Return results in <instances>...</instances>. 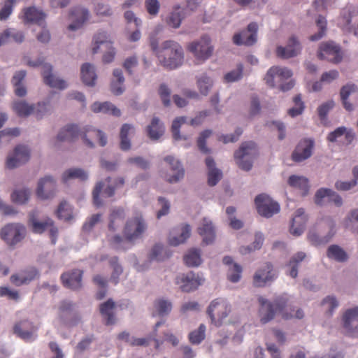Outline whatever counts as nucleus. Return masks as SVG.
I'll list each match as a JSON object with an SVG mask.
<instances>
[{
	"label": "nucleus",
	"instance_id": "obj_48",
	"mask_svg": "<svg viewBox=\"0 0 358 358\" xmlns=\"http://www.w3.org/2000/svg\"><path fill=\"white\" fill-rule=\"evenodd\" d=\"M184 262L188 266H198L202 262L200 251L196 249L189 250L184 256Z\"/></svg>",
	"mask_w": 358,
	"mask_h": 358
},
{
	"label": "nucleus",
	"instance_id": "obj_3",
	"mask_svg": "<svg viewBox=\"0 0 358 358\" xmlns=\"http://www.w3.org/2000/svg\"><path fill=\"white\" fill-rule=\"evenodd\" d=\"M79 137L89 148L94 146L93 141L96 140L101 146H105L107 143L106 134L101 130L92 127H85L80 129L76 124H69L64 127L57 135V140L61 142H72Z\"/></svg>",
	"mask_w": 358,
	"mask_h": 358
},
{
	"label": "nucleus",
	"instance_id": "obj_25",
	"mask_svg": "<svg viewBox=\"0 0 358 358\" xmlns=\"http://www.w3.org/2000/svg\"><path fill=\"white\" fill-rule=\"evenodd\" d=\"M83 271L73 269L70 272H66L61 275V280L63 285L71 289H80L82 286Z\"/></svg>",
	"mask_w": 358,
	"mask_h": 358
},
{
	"label": "nucleus",
	"instance_id": "obj_55",
	"mask_svg": "<svg viewBox=\"0 0 358 358\" xmlns=\"http://www.w3.org/2000/svg\"><path fill=\"white\" fill-rule=\"evenodd\" d=\"M243 73V65L238 64L236 69L225 73V81L228 83L236 82L241 80Z\"/></svg>",
	"mask_w": 358,
	"mask_h": 358
},
{
	"label": "nucleus",
	"instance_id": "obj_13",
	"mask_svg": "<svg viewBox=\"0 0 358 358\" xmlns=\"http://www.w3.org/2000/svg\"><path fill=\"white\" fill-rule=\"evenodd\" d=\"M255 203L258 213L262 216L271 217L280 211L279 204L265 194L257 196Z\"/></svg>",
	"mask_w": 358,
	"mask_h": 358
},
{
	"label": "nucleus",
	"instance_id": "obj_52",
	"mask_svg": "<svg viewBox=\"0 0 358 358\" xmlns=\"http://www.w3.org/2000/svg\"><path fill=\"white\" fill-rule=\"evenodd\" d=\"M72 213V208L66 201H64L59 203L57 210V216L59 219L69 221L73 217Z\"/></svg>",
	"mask_w": 358,
	"mask_h": 358
},
{
	"label": "nucleus",
	"instance_id": "obj_34",
	"mask_svg": "<svg viewBox=\"0 0 358 358\" xmlns=\"http://www.w3.org/2000/svg\"><path fill=\"white\" fill-rule=\"evenodd\" d=\"M164 161L169 163L171 169L173 172V175L167 178L171 182H176L184 176V169L181 164L172 156H167L164 158Z\"/></svg>",
	"mask_w": 358,
	"mask_h": 358
},
{
	"label": "nucleus",
	"instance_id": "obj_59",
	"mask_svg": "<svg viewBox=\"0 0 358 358\" xmlns=\"http://www.w3.org/2000/svg\"><path fill=\"white\" fill-rule=\"evenodd\" d=\"M16 0H6L4 5L0 10V20H6L8 18L13 12V8L15 4Z\"/></svg>",
	"mask_w": 358,
	"mask_h": 358
},
{
	"label": "nucleus",
	"instance_id": "obj_5",
	"mask_svg": "<svg viewBox=\"0 0 358 358\" xmlns=\"http://www.w3.org/2000/svg\"><path fill=\"white\" fill-rule=\"evenodd\" d=\"M27 224L34 234H41L48 229L52 243L53 244L55 243L58 234V229L55 225V222L51 218L46 217L43 220H39L38 219L37 211L34 210L29 214Z\"/></svg>",
	"mask_w": 358,
	"mask_h": 358
},
{
	"label": "nucleus",
	"instance_id": "obj_1",
	"mask_svg": "<svg viewBox=\"0 0 358 358\" xmlns=\"http://www.w3.org/2000/svg\"><path fill=\"white\" fill-rule=\"evenodd\" d=\"M162 27L158 26L155 33L149 36L150 48L159 63L165 68L174 69L181 66L184 61V51L179 43L173 40H166L159 45L157 34Z\"/></svg>",
	"mask_w": 358,
	"mask_h": 358
},
{
	"label": "nucleus",
	"instance_id": "obj_44",
	"mask_svg": "<svg viewBox=\"0 0 358 358\" xmlns=\"http://www.w3.org/2000/svg\"><path fill=\"white\" fill-rule=\"evenodd\" d=\"M134 131V127L129 124H124L122 126L120 137V148L122 150H129L131 148V142L128 138L130 132Z\"/></svg>",
	"mask_w": 358,
	"mask_h": 358
},
{
	"label": "nucleus",
	"instance_id": "obj_62",
	"mask_svg": "<svg viewBox=\"0 0 358 358\" xmlns=\"http://www.w3.org/2000/svg\"><path fill=\"white\" fill-rule=\"evenodd\" d=\"M159 96L163 102V104L165 106H169L171 103V100H170L171 90L165 84H162L159 86Z\"/></svg>",
	"mask_w": 358,
	"mask_h": 358
},
{
	"label": "nucleus",
	"instance_id": "obj_17",
	"mask_svg": "<svg viewBox=\"0 0 358 358\" xmlns=\"http://www.w3.org/2000/svg\"><path fill=\"white\" fill-rule=\"evenodd\" d=\"M315 142L311 138L301 140L292 154V159L295 162H301L311 157Z\"/></svg>",
	"mask_w": 358,
	"mask_h": 358
},
{
	"label": "nucleus",
	"instance_id": "obj_53",
	"mask_svg": "<svg viewBox=\"0 0 358 358\" xmlns=\"http://www.w3.org/2000/svg\"><path fill=\"white\" fill-rule=\"evenodd\" d=\"M154 307L157 314L163 316L171 312L172 304L167 300L157 299L155 301Z\"/></svg>",
	"mask_w": 358,
	"mask_h": 358
},
{
	"label": "nucleus",
	"instance_id": "obj_42",
	"mask_svg": "<svg viewBox=\"0 0 358 358\" xmlns=\"http://www.w3.org/2000/svg\"><path fill=\"white\" fill-rule=\"evenodd\" d=\"M87 178V173L83 169L79 168L69 169L62 174V180L64 182H66L71 179H79L81 181H85Z\"/></svg>",
	"mask_w": 358,
	"mask_h": 358
},
{
	"label": "nucleus",
	"instance_id": "obj_64",
	"mask_svg": "<svg viewBox=\"0 0 358 358\" xmlns=\"http://www.w3.org/2000/svg\"><path fill=\"white\" fill-rule=\"evenodd\" d=\"M145 7L150 15L156 16L159 13L160 4L157 0H145Z\"/></svg>",
	"mask_w": 358,
	"mask_h": 358
},
{
	"label": "nucleus",
	"instance_id": "obj_29",
	"mask_svg": "<svg viewBox=\"0 0 358 358\" xmlns=\"http://www.w3.org/2000/svg\"><path fill=\"white\" fill-rule=\"evenodd\" d=\"M306 222L307 216L303 208L297 209L292 220L290 233L294 236H300L305 229Z\"/></svg>",
	"mask_w": 358,
	"mask_h": 358
},
{
	"label": "nucleus",
	"instance_id": "obj_58",
	"mask_svg": "<svg viewBox=\"0 0 358 358\" xmlns=\"http://www.w3.org/2000/svg\"><path fill=\"white\" fill-rule=\"evenodd\" d=\"M186 121V118L185 117H176L172 123L171 126V131L173 134V137L176 141H179L182 138L181 135L180 134V128L182 124H183Z\"/></svg>",
	"mask_w": 358,
	"mask_h": 358
},
{
	"label": "nucleus",
	"instance_id": "obj_49",
	"mask_svg": "<svg viewBox=\"0 0 358 358\" xmlns=\"http://www.w3.org/2000/svg\"><path fill=\"white\" fill-rule=\"evenodd\" d=\"M327 256L338 262H345L348 259L346 252L336 245H331L327 250Z\"/></svg>",
	"mask_w": 358,
	"mask_h": 358
},
{
	"label": "nucleus",
	"instance_id": "obj_54",
	"mask_svg": "<svg viewBox=\"0 0 358 358\" xmlns=\"http://www.w3.org/2000/svg\"><path fill=\"white\" fill-rule=\"evenodd\" d=\"M30 191L29 189L15 190L11 194V200L15 203L24 204L28 201Z\"/></svg>",
	"mask_w": 358,
	"mask_h": 358
},
{
	"label": "nucleus",
	"instance_id": "obj_60",
	"mask_svg": "<svg viewBox=\"0 0 358 358\" xmlns=\"http://www.w3.org/2000/svg\"><path fill=\"white\" fill-rule=\"evenodd\" d=\"M118 259L117 257H114L111 258L110 260V264L111 266L113 268V272L112 273L110 280L111 281L116 285L118 282L119 275L122 273V267L118 264Z\"/></svg>",
	"mask_w": 358,
	"mask_h": 358
},
{
	"label": "nucleus",
	"instance_id": "obj_57",
	"mask_svg": "<svg viewBox=\"0 0 358 358\" xmlns=\"http://www.w3.org/2000/svg\"><path fill=\"white\" fill-rule=\"evenodd\" d=\"M212 131L210 130H205L202 131L198 139H197V146L199 150L204 153L208 154L210 152V150L206 147V139L210 136Z\"/></svg>",
	"mask_w": 358,
	"mask_h": 358
},
{
	"label": "nucleus",
	"instance_id": "obj_36",
	"mask_svg": "<svg viewBox=\"0 0 358 358\" xmlns=\"http://www.w3.org/2000/svg\"><path fill=\"white\" fill-rule=\"evenodd\" d=\"M91 109L94 113L101 112L106 114H111L117 117L120 116L121 114L120 110L117 108L108 101L103 103L95 102L92 105Z\"/></svg>",
	"mask_w": 358,
	"mask_h": 358
},
{
	"label": "nucleus",
	"instance_id": "obj_21",
	"mask_svg": "<svg viewBox=\"0 0 358 358\" xmlns=\"http://www.w3.org/2000/svg\"><path fill=\"white\" fill-rule=\"evenodd\" d=\"M30 150L25 145H17L14 150L13 155L8 156L6 160V167L12 169L26 163L29 159Z\"/></svg>",
	"mask_w": 358,
	"mask_h": 358
},
{
	"label": "nucleus",
	"instance_id": "obj_63",
	"mask_svg": "<svg viewBox=\"0 0 358 358\" xmlns=\"http://www.w3.org/2000/svg\"><path fill=\"white\" fill-rule=\"evenodd\" d=\"M94 10L96 15L101 17H110L113 14L110 6L103 3H98Z\"/></svg>",
	"mask_w": 358,
	"mask_h": 358
},
{
	"label": "nucleus",
	"instance_id": "obj_30",
	"mask_svg": "<svg viewBox=\"0 0 358 358\" xmlns=\"http://www.w3.org/2000/svg\"><path fill=\"white\" fill-rule=\"evenodd\" d=\"M126 216L125 210L122 207H116L111 210L108 217V229L115 231L122 225Z\"/></svg>",
	"mask_w": 358,
	"mask_h": 358
},
{
	"label": "nucleus",
	"instance_id": "obj_27",
	"mask_svg": "<svg viewBox=\"0 0 358 358\" xmlns=\"http://www.w3.org/2000/svg\"><path fill=\"white\" fill-rule=\"evenodd\" d=\"M327 202H332L336 206H341L343 203V199L340 195L333 190L327 188H321L315 194V201L317 205L323 204V199Z\"/></svg>",
	"mask_w": 358,
	"mask_h": 358
},
{
	"label": "nucleus",
	"instance_id": "obj_61",
	"mask_svg": "<svg viewBox=\"0 0 358 358\" xmlns=\"http://www.w3.org/2000/svg\"><path fill=\"white\" fill-rule=\"evenodd\" d=\"M182 20V17L180 12H172L166 19V23L172 28H178Z\"/></svg>",
	"mask_w": 358,
	"mask_h": 358
},
{
	"label": "nucleus",
	"instance_id": "obj_19",
	"mask_svg": "<svg viewBox=\"0 0 358 358\" xmlns=\"http://www.w3.org/2000/svg\"><path fill=\"white\" fill-rule=\"evenodd\" d=\"M37 327L28 320H21L13 327V332L21 339L29 342L36 338Z\"/></svg>",
	"mask_w": 358,
	"mask_h": 358
},
{
	"label": "nucleus",
	"instance_id": "obj_38",
	"mask_svg": "<svg viewBox=\"0 0 358 358\" xmlns=\"http://www.w3.org/2000/svg\"><path fill=\"white\" fill-rule=\"evenodd\" d=\"M206 164L208 169V183L210 186H215L221 178V172L215 168L214 160L211 157H207Z\"/></svg>",
	"mask_w": 358,
	"mask_h": 358
},
{
	"label": "nucleus",
	"instance_id": "obj_40",
	"mask_svg": "<svg viewBox=\"0 0 358 358\" xmlns=\"http://www.w3.org/2000/svg\"><path fill=\"white\" fill-rule=\"evenodd\" d=\"M288 184L301 190L303 196L306 195L309 189L308 180L303 176H291L288 179Z\"/></svg>",
	"mask_w": 358,
	"mask_h": 358
},
{
	"label": "nucleus",
	"instance_id": "obj_32",
	"mask_svg": "<svg viewBox=\"0 0 358 358\" xmlns=\"http://www.w3.org/2000/svg\"><path fill=\"white\" fill-rule=\"evenodd\" d=\"M198 232L206 245L212 243L215 238V227L212 222L206 219L203 220L201 226L198 228Z\"/></svg>",
	"mask_w": 358,
	"mask_h": 358
},
{
	"label": "nucleus",
	"instance_id": "obj_23",
	"mask_svg": "<svg viewBox=\"0 0 358 358\" xmlns=\"http://www.w3.org/2000/svg\"><path fill=\"white\" fill-rule=\"evenodd\" d=\"M55 189L56 185L54 179L50 176H45L38 182L36 194L41 199H47L54 195Z\"/></svg>",
	"mask_w": 358,
	"mask_h": 358
},
{
	"label": "nucleus",
	"instance_id": "obj_39",
	"mask_svg": "<svg viewBox=\"0 0 358 358\" xmlns=\"http://www.w3.org/2000/svg\"><path fill=\"white\" fill-rule=\"evenodd\" d=\"M148 136L152 140H157L164 132V127L158 117H153L151 123L147 127Z\"/></svg>",
	"mask_w": 358,
	"mask_h": 358
},
{
	"label": "nucleus",
	"instance_id": "obj_47",
	"mask_svg": "<svg viewBox=\"0 0 358 358\" xmlns=\"http://www.w3.org/2000/svg\"><path fill=\"white\" fill-rule=\"evenodd\" d=\"M196 85L200 94L206 96L211 90L213 83L210 77L203 75L197 79Z\"/></svg>",
	"mask_w": 358,
	"mask_h": 358
},
{
	"label": "nucleus",
	"instance_id": "obj_46",
	"mask_svg": "<svg viewBox=\"0 0 358 358\" xmlns=\"http://www.w3.org/2000/svg\"><path fill=\"white\" fill-rule=\"evenodd\" d=\"M206 327L201 324L197 329L192 331L188 335V339L192 345H199L206 338Z\"/></svg>",
	"mask_w": 358,
	"mask_h": 358
},
{
	"label": "nucleus",
	"instance_id": "obj_2",
	"mask_svg": "<svg viewBox=\"0 0 358 358\" xmlns=\"http://www.w3.org/2000/svg\"><path fill=\"white\" fill-rule=\"evenodd\" d=\"M258 301L260 303L259 310L260 322L266 324L273 320L276 314H280L285 320L293 317L301 319L303 317V312L298 309L294 314L293 306L288 303V299L284 296H279L273 303L268 302L262 296H259Z\"/></svg>",
	"mask_w": 358,
	"mask_h": 358
},
{
	"label": "nucleus",
	"instance_id": "obj_16",
	"mask_svg": "<svg viewBox=\"0 0 358 358\" xmlns=\"http://www.w3.org/2000/svg\"><path fill=\"white\" fill-rule=\"evenodd\" d=\"M276 278L277 273L274 271L273 265L269 262H266L255 273L253 285L257 287H262L267 283L273 281Z\"/></svg>",
	"mask_w": 358,
	"mask_h": 358
},
{
	"label": "nucleus",
	"instance_id": "obj_18",
	"mask_svg": "<svg viewBox=\"0 0 358 358\" xmlns=\"http://www.w3.org/2000/svg\"><path fill=\"white\" fill-rule=\"evenodd\" d=\"M302 46L295 36H291L285 47L278 46L276 48V55L282 59H289L294 57L300 54Z\"/></svg>",
	"mask_w": 358,
	"mask_h": 358
},
{
	"label": "nucleus",
	"instance_id": "obj_6",
	"mask_svg": "<svg viewBox=\"0 0 358 358\" xmlns=\"http://www.w3.org/2000/svg\"><path fill=\"white\" fill-rule=\"evenodd\" d=\"M187 50L199 62L209 59L214 50L210 38L207 35L202 36L199 39L193 41L187 45Z\"/></svg>",
	"mask_w": 358,
	"mask_h": 358
},
{
	"label": "nucleus",
	"instance_id": "obj_43",
	"mask_svg": "<svg viewBox=\"0 0 358 358\" xmlns=\"http://www.w3.org/2000/svg\"><path fill=\"white\" fill-rule=\"evenodd\" d=\"M306 255L303 252H299L294 255L289 259L287 266L290 267V270L288 273L289 275L292 278H295L298 275V266L300 262L303 261Z\"/></svg>",
	"mask_w": 358,
	"mask_h": 358
},
{
	"label": "nucleus",
	"instance_id": "obj_14",
	"mask_svg": "<svg viewBox=\"0 0 358 358\" xmlns=\"http://www.w3.org/2000/svg\"><path fill=\"white\" fill-rule=\"evenodd\" d=\"M204 282V278L199 273L189 272L180 274L176 278V283L180 285L184 292H190L196 289Z\"/></svg>",
	"mask_w": 358,
	"mask_h": 358
},
{
	"label": "nucleus",
	"instance_id": "obj_50",
	"mask_svg": "<svg viewBox=\"0 0 358 358\" xmlns=\"http://www.w3.org/2000/svg\"><path fill=\"white\" fill-rule=\"evenodd\" d=\"M317 27L319 29L317 33L311 35L309 37L310 41H317L320 40L326 34L327 31V20L324 17L319 15L316 20Z\"/></svg>",
	"mask_w": 358,
	"mask_h": 358
},
{
	"label": "nucleus",
	"instance_id": "obj_37",
	"mask_svg": "<svg viewBox=\"0 0 358 358\" xmlns=\"http://www.w3.org/2000/svg\"><path fill=\"white\" fill-rule=\"evenodd\" d=\"M81 78L83 83L88 86H93L95 84L96 75L94 66L85 63L81 67Z\"/></svg>",
	"mask_w": 358,
	"mask_h": 358
},
{
	"label": "nucleus",
	"instance_id": "obj_51",
	"mask_svg": "<svg viewBox=\"0 0 358 358\" xmlns=\"http://www.w3.org/2000/svg\"><path fill=\"white\" fill-rule=\"evenodd\" d=\"M171 254L160 244H156L150 253L151 260L162 261L168 258Z\"/></svg>",
	"mask_w": 358,
	"mask_h": 358
},
{
	"label": "nucleus",
	"instance_id": "obj_11",
	"mask_svg": "<svg viewBox=\"0 0 358 358\" xmlns=\"http://www.w3.org/2000/svg\"><path fill=\"white\" fill-rule=\"evenodd\" d=\"M26 229L18 223L8 224L0 232L1 238L9 245H15L24 237Z\"/></svg>",
	"mask_w": 358,
	"mask_h": 358
},
{
	"label": "nucleus",
	"instance_id": "obj_45",
	"mask_svg": "<svg viewBox=\"0 0 358 358\" xmlns=\"http://www.w3.org/2000/svg\"><path fill=\"white\" fill-rule=\"evenodd\" d=\"M103 44H106V46H111V42L108 39L107 33L104 31H98L93 37L92 53H97L100 45Z\"/></svg>",
	"mask_w": 358,
	"mask_h": 358
},
{
	"label": "nucleus",
	"instance_id": "obj_35",
	"mask_svg": "<svg viewBox=\"0 0 358 358\" xmlns=\"http://www.w3.org/2000/svg\"><path fill=\"white\" fill-rule=\"evenodd\" d=\"M225 266H228L227 279L231 282H237L240 280L242 273V267L234 262L230 257L225 256Z\"/></svg>",
	"mask_w": 358,
	"mask_h": 358
},
{
	"label": "nucleus",
	"instance_id": "obj_33",
	"mask_svg": "<svg viewBox=\"0 0 358 358\" xmlns=\"http://www.w3.org/2000/svg\"><path fill=\"white\" fill-rule=\"evenodd\" d=\"M24 18L27 22L43 25L45 14L35 7H29L24 9Z\"/></svg>",
	"mask_w": 358,
	"mask_h": 358
},
{
	"label": "nucleus",
	"instance_id": "obj_10",
	"mask_svg": "<svg viewBox=\"0 0 358 358\" xmlns=\"http://www.w3.org/2000/svg\"><path fill=\"white\" fill-rule=\"evenodd\" d=\"M13 110L15 113L22 117H25L31 114H34L37 119H40L48 111V106L45 103H38L36 106L29 105L26 101H15L13 106Z\"/></svg>",
	"mask_w": 358,
	"mask_h": 358
},
{
	"label": "nucleus",
	"instance_id": "obj_28",
	"mask_svg": "<svg viewBox=\"0 0 358 358\" xmlns=\"http://www.w3.org/2000/svg\"><path fill=\"white\" fill-rule=\"evenodd\" d=\"M190 227L188 224H182L173 229L169 234V243L171 245L177 246L185 241L190 236Z\"/></svg>",
	"mask_w": 358,
	"mask_h": 358
},
{
	"label": "nucleus",
	"instance_id": "obj_31",
	"mask_svg": "<svg viewBox=\"0 0 358 358\" xmlns=\"http://www.w3.org/2000/svg\"><path fill=\"white\" fill-rule=\"evenodd\" d=\"M115 302L110 299L100 304V313L106 325H113L115 323Z\"/></svg>",
	"mask_w": 358,
	"mask_h": 358
},
{
	"label": "nucleus",
	"instance_id": "obj_4",
	"mask_svg": "<svg viewBox=\"0 0 358 358\" xmlns=\"http://www.w3.org/2000/svg\"><path fill=\"white\" fill-rule=\"evenodd\" d=\"M292 76V72L287 68L272 66L267 71L264 80L268 86L273 87L278 85L281 91L286 92L291 90L294 85L292 80L285 83Z\"/></svg>",
	"mask_w": 358,
	"mask_h": 358
},
{
	"label": "nucleus",
	"instance_id": "obj_22",
	"mask_svg": "<svg viewBox=\"0 0 358 358\" xmlns=\"http://www.w3.org/2000/svg\"><path fill=\"white\" fill-rule=\"evenodd\" d=\"M343 327L350 336L358 333V307L348 309L343 315Z\"/></svg>",
	"mask_w": 358,
	"mask_h": 358
},
{
	"label": "nucleus",
	"instance_id": "obj_15",
	"mask_svg": "<svg viewBox=\"0 0 358 358\" xmlns=\"http://www.w3.org/2000/svg\"><path fill=\"white\" fill-rule=\"evenodd\" d=\"M258 25L256 22L250 23L247 29L233 36V42L237 45L252 46L257 41Z\"/></svg>",
	"mask_w": 358,
	"mask_h": 358
},
{
	"label": "nucleus",
	"instance_id": "obj_20",
	"mask_svg": "<svg viewBox=\"0 0 358 358\" xmlns=\"http://www.w3.org/2000/svg\"><path fill=\"white\" fill-rule=\"evenodd\" d=\"M38 277V271L34 267H29L11 275L10 281L15 286L20 287L29 284Z\"/></svg>",
	"mask_w": 358,
	"mask_h": 358
},
{
	"label": "nucleus",
	"instance_id": "obj_8",
	"mask_svg": "<svg viewBox=\"0 0 358 358\" xmlns=\"http://www.w3.org/2000/svg\"><path fill=\"white\" fill-rule=\"evenodd\" d=\"M147 228L142 215L137 213L135 216L129 218L123 229V235L128 242H133L139 238Z\"/></svg>",
	"mask_w": 358,
	"mask_h": 358
},
{
	"label": "nucleus",
	"instance_id": "obj_7",
	"mask_svg": "<svg viewBox=\"0 0 358 358\" xmlns=\"http://www.w3.org/2000/svg\"><path fill=\"white\" fill-rule=\"evenodd\" d=\"M258 154L257 145L252 142L243 143L234 157L237 160L238 166L245 171H249L252 166V160Z\"/></svg>",
	"mask_w": 358,
	"mask_h": 358
},
{
	"label": "nucleus",
	"instance_id": "obj_26",
	"mask_svg": "<svg viewBox=\"0 0 358 358\" xmlns=\"http://www.w3.org/2000/svg\"><path fill=\"white\" fill-rule=\"evenodd\" d=\"M70 15L73 23L69 25L68 29L75 31L80 29L89 19L90 13L88 10L85 8L76 7L71 10Z\"/></svg>",
	"mask_w": 358,
	"mask_h": 358
},
{
	"label": "nucleus",
	"instance_id": "obj_41",
	"mask_svg": "<svg viewBox=\"0 0 358 358\" xmlns=\"http://www.w3.org/2000/svg\"><path fill=\"white\" fill-rule=\"evenodd\" d=\"M114 80H112L110 88L112 92L115 95L121 94L124 92V78L122 71L120 69H115L113 71Z\"/></svg>",
	"mask_w": 358,
	"mask_h": 358
},
{
	"label": "nucleus",
	"instance_id": "obj_24",
	"mask_svg": "<svg viewBox=\"0 0 358 358\" xmlns=\"http://www.w3.org/2000/svg\"><path fill=\"white\" fill-rule=\"evenodd\" d=\"M207 313L213 324L216 327L222 326L224 317V304L222 300L220 299L213 300L208 306Z\"/></svg>",
	"mask_w": 358,
	"mask_h": 358
},
{
	"label": "nucleus",
	"instance_id": "obj_9",
	"mask_svg": "<svg viewBox=\"0 0 358 358\" xmlns=\"http://www.w3.org/2000/svg\"><path fill=\"white\" fill-rule=\"evenodd\" d=\"M28 65L33 67L42 66V76L44 83L50 87L64 90L67 87L65 80L52 74V66L49 64L44 63L43 59H38L36 61H29Z\"/></svg>",
	"mask_w": 358,
	"mask_h": 358
},
{
	"label": "nucleus",
	"instance_id": "obj_56",
	"mask_svg": "<svg viewBox=\"0 0 358 358\" xmlns=\"http://www.w3.org/2000/svg\"><path fill=\"white\" fill-rule=\"evenodd\" d=\"M293 101L295 104V106L289 109L288 114L291 117H296L297 115H301L304 110V103L301 100V97L300 94H298L294 97Z\"/></svg>",
	"mask_w": 358,
	"mask_h": 358
},
{
	"label": "nucleus",
	"instance_id": "obj_12",
	"mask_svg": "<svg viewBox=\"0 0 358 358\" xmlns=\"http://www.w3.org/2000/svg\"><path fill=\"white\" fill-rule=\"evenodd\" d=\"M317 57L320 59H326L334 64H338L343 59L341 48L333 41L322 43L318 49Z\"/></svg>",
	"mask_w": 358,
	"mask_h": 358
}]
</instances>
